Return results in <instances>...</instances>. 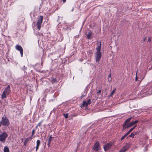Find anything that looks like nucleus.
<instances>
[{"label":"nucleus","mask_w":152,"mask_h":152,"mask_svg":"<svg viewBox=\"0 0 152 152\" xmlns=\"http://www.w3.org/2000/svg\"><path fill=\"white\" fill-rule=\"evenodd\" d=\"M132 131V130L130 129L126 134L127 135Z\"/></svg>","instance_id":"obj_27"},{"label":"nucleus","mask_w":152,"mask_h":152,"mask_svg":"<svg viewBox=\"0 0 152 152\" xmlns=\"http://www.w3.org/2000/svg\"><path fill=\"white\" fill-rule=\"evenodd\" d=\"M130 146V144L126 143L125 146L121 149L118 152H126L129 149Z\"/></svg>","instance_id":"obj_5"},{"label":"nucleus","mask_w":152,"mask_h":152,"mask_svg":"<svg viewBox=\"0 0 152 152\" xmlns=\"http://www.w3.org/2000/svg\"><path fill=\"white\" fill-rule=\"evenodd\" d=\"M134 128H135L134 127H133V128L131 129L132 131Z\"/></svg>","instance_id":"obj_38"},{"label":"nucleus","mask_w":152,"mask_h":152,"mask_svg":"<svg viewBox=\"0 0 152 152\" xmlns=\"http://www.w3.org/2000/svg\"><path fill=\"white\" fill-rule=\"evenodd\" d=\"M6 95H7L6 93L5 92V91H4L1 96L2 99H4V98H6Z\"/></svg>","instance_id":"obj_17"},{"label":"nucleus","mask_w":152,"mask_h":152,"mask_svg":"<svg viewBox=\"0 0 152 152\" xmlns=\"http://www.w3.org/2000/svg\"><path fill=\"white\" fill-rule=\"evenodd\" d=\"M132 117H130L128 118V119H126L124 122L123 125V126H125V125L127 124V123H128L132 119Z\"/></svg>","instance_id":"obj_13"},{"label":"nucleus","mask_w":152,"mask_h":152,"mask_svg":"<svg viewBox=\"0 0 152 152\" xmlns=\"http://www.w3.org/2000/svg\"><path fill=\"white\" fill-rule=\"evenodd\" d=\"M91 31L89 32L88 34H87V38L88 39H90L91 38Z\"/></svg>","instance_id":"obj_18"},{"label":"nucleus","mask_w":152,"mask_h":152,"mask_svg":"<svg viewBox=\"0 0 152 152\" xmlns=\"http://www.w3.org/2000/svg\"><path fill=\"white\" fill-rule=\"evenodd\" d=\"M64 117L66 118H67L68 117V114L67 113L66 114H63Z\"/></svg>","instance_id":"obj_23"},{"label":"nucleus","mask_w":152,"mask_h":152,"mask_svg":"<svg viewBox=\"0 0 152 152\" xmlns=\"http://www.w3.org/2000/svg\"><path fill=\"white\" fill-rule=\"evenodd\" d=\"M139 122V121L138 120H136L132 122H131V125L133 126V125H134V124H136V123H137Z\"/></svg>","instance_id":"obj_21"},{"label":"nucleus","mask_w":152,"mask_h":152,"mask_svg":"<svg viewBox=\"0 0 152 152\" xmlns=\"http://www.w3.org/2000/svg\"><path fill=\"white\" fill-rule=\"evenodd\" d=\"M127 136V135L126 134H125L123 136L121 139V140H123L125 137H126Z\"/></svg>","instance_id":"obj_24"},{"label":"nucleus","mask_w":152,"mask_h":152,"mask_svg":"<svg viewBox=\"0 0 152 152\" xmlns=\"http://www.w3.org/2000/svg\"><path fill=\"white\" fill-rule=\"evenodd\" d=\"M63 3H65L66 1V0H62Z\"/></svg>","instance_id":"obj_39"},{"label":"nucleus","mask_w":152,"mask_h":152,"mask_svg":"<svg viewBox=\"0 0 152 152\" xmlns=\"http://www.w3.org/2000/svg\"><path fill=\"white\" fill-rule=\"evenodd\" d=\"M132 126V125H131V123H127V124H126V125H125V126H123V129L124 130L126 128H129Z\"/></svg>","instance_id":"obj_12"},{"label":"nucleus","mask_w":152,"mask_h":152,"mask_svg":"<svg viewBox=\"0 0 152 152\" xmlns=\"http://www.w3.org/2000/svg\"><path fill=\"white\" fill-rule=\"evenodd\" d=\"M38 126H37H37H36V128H37Z\"/></svg>","instance_id":"obj_45"},{"label":"nucleus","mask_w":152,"mask_h":152,"mask_svg":"<svg viewBox=\"0 0 152 152\" xmlns=\"http://www.w3.org/2000/svg\"><path fill=\"white\" fill-rule=\"evenodd\" d=\"M1 125H2V121H0V127L1 126Z\"/></svg>","instance_id":"obj_34"},{"label":"nucleus","mask_w":152,"mask_h":152,"mask_svg":"<svg viewBox=\"0 0 152 152\" xmlns=\"http://www.w3.org/2000/svg\"><path fill=\"white\" fill-rule=\"evenodd\" d=\"M146 39V37H145L143 39V41L144 42L145 40Z\"/></svg>","instance_id":"obj_35"},{"label":"nucleus","mask_w":152,"mask_h":152,"mask_svg":"<svg viewBox=\"0 0 152 152\" xmlns=\"http://www.w3.org/2000/svg\"><path fill=\"white\" fill-rule=\"evenodd\" d=\"M73 10H74V9L73 8V9H72V10L71 11H72H72H73Z\"/></svg>","instance_id":"obj_44"},{"label":"nucleus","mask_w":152,"mask_h":152,"mask_svg":"<svg viewBox=\"0 0 152 152\" xmlns=\"http://www.w3.org/2000/svg\"><path fill=\"white\" fill-rule=\"evenodd\" d=\"M113 143L111 142L107 143L104 145V149L105 151H107L113 145Z\"/></svg>","instance_id":"obj_6"},{"label":"nucleus","mask_w":152,"mask_h":152,"mask_svg":"<svg viewBox=\"0 0 152 152\" xmlns=\"http://www.w3.org/2000/svg\"><path fill=\"white\" fill-rule=\"evenodd\" d=\"M99 148L100 147L99 143L97 142H96L94 144V147L93 148L94 149L97 151L99 150Z\"/></svg>","instance_id":"obj_10"},{"label":"nucleus","mask_w":152,"mask_h":152,"mask_svg":"<svg viewBox=\"0 0 152 152\" xmlns=\"http://www.w3.org/2000/svg\"><path fill=\"white\" fill-rule=\"evenodd\" d=\"M32 136L31 137H29L26 138L24 142V145L26 146L27 142H30L31 141L32 139Z\"/></svg>","instance_id":"obj_9"},{"label":"nucleus","mask_w":152,"mask_h":152,"mask_svg":"<svg viewBox=\"0 0 152 152\" xmlns=\"http://www.w3.org/2000/svg\"><path fill=\"white\" fill-rule=\"evenodd\" d=\"M111 76V74H110L108 76V78H110Z\"/></svg>","instance_id":"obj_41"},{"label":"nucleus","mask_w":152,"mask_h":152,"mask_svg":"<svg viewBox=\"0 0 152 152\" xmlns=\"http://www.w3.org/2000/svg\"><path fill=\"white\" fill-rule=\"evenodd\" d=\"M137 134L136 132L132 133L129 136V137H134V136Z\"/></svg>","instance_id":"obj_19"},{"label":"nucleus","mask_w":152,"mask_h":152,"mask_svg":"<svg viewBox=\"0 0 152 152\" xmlns=\"http://www.w3.org/2000/svg\"><path fill=\"white\" fill-rule=\"evenodd\" d=\"M151 40V38L150 37H149L148 38V42H150Z\"/></svg>","instance_id":"obj_29"},{"label":"nucleus","mask_w":152,"mask_h":152,"mask_svg":"<svg viewBox=\"0 0 152 152\" xmlns=\"http://www.w3.org/2000/svg\"><path fill=\"white\" fill-rule=\"evenodd\" d=\"M101 92V90H99L97 92V94H100Z\"/></svg>","instance_id":"obj_30"},{"label":"nucleus","mask_w":152,"mask_h":152,"mask_svg":"<svg viewBox=\"0 0 152 152\" xmlns=\"http://www.w3.org/2000/svg\"><path fill=\"white\" fill-rule=\"evenodd\" d=\"M6 93L7 95L9 94L10 92V88L9 85H8L4 91Z\"/></svg>","instance_id":"obj_11"},{"label":"nucleus","mask_w":152,"mask_h":152,"mask_svg":"<svg viewBox=\"0 0 152 152\" xmlns=\"http://www.w3.org/2000/svg\"><path fill=\"white\" fill-rule=\"evenodd\" d=\"M51 139H48V142H49L51 143Z\"/></svg>","instance_id":"obj_33"},{"label":"nucleus","mask_w":152,"mask_h":152,"mask_svg":"<svg viewBox=\"0 0 152 152\" xmlns=\"http://www.w3.org/2000/svg\"><path fill=\"white\" fill-rule=\"evenodd\" d=\"M39 147L37 146H36V151L37 152L38 148H39Z\"/></svg>","instance_id":"obj_32"},{"label":"nucleus","mask_w":152,"mask_h":152,"mask_svg":"<svg viewBox=\"0 0 152 152\" xmlns=\"http://www.w3.org/2000/svg\"><path fill=\"white\" fill-rule=\"evenodd\" d=\"M35 132V129H33L32 130V133H31V136H33V135L34 134Z\"/></svg>","instance_id":"obj_25"},{"label":"nucleus","mask_w":152,"mask_h":152,"mask_svg":"<svg viewBox=\"0 0 152 152\" xmlns=\"http://www.w3.org/2000/svg\"><path fill=\"white\" fill-rule=\"evenodd\" d=\"M50 142H48V146L49 147L50 146Z\"/></svg>","instance_id":"obj_37"},{"label":"nucleus","mask_w":152,"mask_h":152,"mask_svg":"<svg viewBox=\"0 0 152 152\" xmlns=\"http://www.w3.org/2000/svg\"><path fill=\"white\" fill-rule=\"evenodd\" d=\"M40 144V141L39 140H38L37 141L36 146L39 147Z\"/></svg>","instance_id":"obj_20"},{"label":"nucleus","mask_w":152,"mask_h":152,"mask_svg":"<svg viewBox=\"0 0 152 152\" xmlns=\"http://www.w3.org/2000/svg\"><path fill=\"white\" fill-rule=\"evenodd\" d=\"M50 82L52 83H54L55 82H57V80L56 78L52 77L50 80Z\"/></svg>","instance_id":"obj_16"},{"label":"nucleus","mask_w":152,"mask_h":152,"mask_svg":"<svg viewBox=\"0 0 152 152\" xmlns=\"http://www.w3.org/2000/svg\"><path fill=\"white\" fill-rule=\"evenodd\" d=\"M8 134L6 132H4L0 135V141L3 142H5Z\"/></svg>","instance_id":"obj_3"},{"label":"nucleus","mask_w":152,"mask_h":152,"mask_svg":"<svg viewBox=\"0 0 152 152\" xmlns=\"http://www.w3.org/2000/svg\"><path fill=\"white\" fill-rule=\"evenodd\" d=\"M108 81L109 82H110L112 81V79L111 78H108Z\"/></svg>","instance_id":"obj_31"},{"label":"nucleus","mask_w":152,"mask_h":152,"mask_svg":"<svg viewBox=\"0 0 152 152\" xmlns=\"http://www.w3.org/2000/svg\"><path fill=\"white\" fill-rule=\"evenodd\" d=\"M32 149H31V151H28V152H31V151H32Z\"/></svg>","instance_id":"obj_46"},{"label":"nucleus","mask_w":152,"mask_h":152,"mask_svg":"<svg viewBox=\"0 0 152 152\" xmlns=\"http://www.w3.org/2000/svg\"><path fill=\"white\" fill-rule=\"evenodd\" d=\"M23 68H24V70H26V68L25 67V66H23Z\"/></svg>","instance_id":"obj_40"},{"label":"nucleus","mask_w":152,"mask_h":152,"mask_svg":"<svg viewBox=\"0 0 152 152\" xmlns=\"http://www.w3.org/2000/svg\"><path fill=\"white\" fill-rule=\"evenodd\" d=\"M63 29L64 30L68 31H70L71 30V28L67 25H65Z\"/></svg>","instance_id":"obj_14"},{"label":"nucleus","mask_w":152,"mask_h":152,"mask_svg":"<svg viewBox=\"0 0 152 152\" xmlns=\"http://www.w3.org/2000/svg\"><path fill=\"white\" fill-rule=\"evenodd\" d=\"M137 125H136L134 126V128H135L136 127H137Z\"/></svg>","instance_id":"obj_43"},{"label":"nucleus","mask_w":152,"mask_h":152,"mask_svg":"<svg viewBox=\"0 0 152 152\" xmlns=\"http://www.w3.org/2000/svg\"><path fill=\"white\" fill-rule=\"evenodd\" d=\"M9 149L7 146L4 147V152H9Z\"/></svg>","instance_id":"obj_15"},{"label":"nucleus","mask_w":152,"mask_h":152,"mask_svg":"<svg viewBox=\"0 0 152 152\" xmlns=\"http://www.w3.org/2000/svg\"><path fill=\"white\" fill-rule=\"evenodd\" d=\"M43 122V121H41L37 125V126H41L42 123Z\"/></svg>","instance_id":"obj_26"},{"label":"nucleus","mask_w":152,"mask_h":152,"mask_svg":"<svg viewBox=\"0 0 152 152\" xmlns=\"http://www.w3.org/2000/svg\"><path fill=\"white\" fill-rule=\"evenodd\" d=\"M15 49L17 50L20 51L21 56L22 57L23 54V51L22 47L20 45H18L16 46Z\"/></svg>","instance_id":"obj_7"},{"label":"nucleus","mask_w":152,"mask_h":152,"mask_svg":"<svg viewBox=\"0 0 152 152\" xmlns=\"http://www.w3.org/2000/svg\"><path fill=\"white\" fill-rule=\"evenodd\" d=\"M115 91H116V88H115L111 92V95H110V96H112L113 94L115 93Z\"/></svg>","instance_id":"obj_22"},{"label":"nucleus","mask_w":152,"mask_h":152,"mask_svg":"<svg viewBox=\"0 0 152 152\" xmlns=\"http://www.w3.org/2000/svg\"><path fill=\"white\" fill-rule=\"evenodd\" d=\"M91 100L89 99L87 101H83V106L87 107L88 105L90 104Z\"/></svg>","instance_id":"obj_8"},{"label":"nucleus","mask_w":152,"mask_h":152,"mask_svg":"<svg viewBox=\"0 0 152 152\" xmlns=\"http://www.w3.org/2000/svg\"><path fill=\"white\" fill-rule=\"evenodd\" d=\"M52 137L51 136H50L49 139H52Z\"/></svg>","instance_id":"obj_42"},{"label":"nucleus","mask_w":152,"mask_h":152,"mask_svg":"<svg viewBox=\"0 0 152 152\" xmlns=\"http://www.w3.org/2000/svg\"><path fill=\"white\" fill-rule=\"evenodd\" d=\"M88 86H87L86 87V88H85V91L86 93L88 91Z\"/></svg>","instance_id":"obj_28"},{"label":"nucleus","mask_w":152,"mask_h":152,"mask_svg":"<svg viewBox=\"0 0 152 152\" xmlns=\"http://www.w3.org/2000/svg\"><path fill=\"white\" fill-rule=\"evenodd\" d=\"M137 75H136V78H135V80L136 81H137Z\"/></svg>","instance_id":"obj_36"},{"label":"nucleus","mask_w":152,"mask_h":152,"mask_svg":"<svg viewBox=\"0 0 152 152\" xmlns=\"http://www.w3.org/2000/svg\"><path fill=\"white\" fill-rule=\"evenodd\" d=\"M43 17L42 16H40L38 18V20L37 22V28L38 30H40L42 23V22L43 20Z\"/></svg>","instance_id":"obj_4"},{"label":"nucleus","mask_w":152,"mask_h":152,"mask_svg":"<svg viewBox=\"0 0 152 152\" xmlns=\"http://www.w3.org/2000/svg\"><path fill=\"white\" fill-rule=\"evenodd\" d=\"M101 42H99L97 43V47L96 48V51L94 53V56L96 61L99 63V61L102 57V53L101 52Z\"/></svg>","instance_id":"obj_1"},{"label":"nucleus","mask_w":152,"mask_h":152,"mask_svg":"<svg viewBox=\"0 0 152 152\" xmlns=\"http://www.w3.org/2000/svg\"><path fill=\"white\" fill-rule=\"evenodd\" d=\"M1 121L2 123V125L5 126H7L9 125L10 122L7 118L6 116L2 117Z\"/></svg>","instance_id":"obj_2"}]
</instances>
